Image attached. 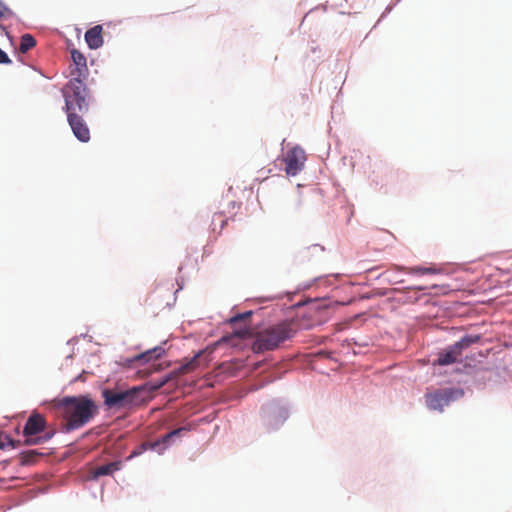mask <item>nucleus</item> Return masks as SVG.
I'll return each instance as SVG.
<instances>
[{
	"label": "nucleus",
	"instance_id": "nucleus-3",
	"mask_svg": "<svg viewBox=\"0 0 512 512\" xmlns=\"http://www.w3.org/2000/svg\"><path fill=\"white\" fill-rule=\"evenodd\" d=\"M65 100V111L85 114L89 107V94L82 79L71 78L62 88Z\"/></svg>",
	"mask_w": 512,
	"mask_h": 512
},
{
	"label": "nucleus",
	"instance_id": "nucleus-18",
	"mask_svg": "<svg viewBox=\"0 0 512 512\" xmlns=\"http://www.w3.org/2000/svg\"><path fill=\"white\" fill-rule=\"evenodd\" d=\"M36 45L35 38L30 34H24L21 37L19 51L21 53H26L30 49H32Z\"/></svg>",
	"mask_w": 512,
	"mask_h": 512
},
{
	"label": "nucleus",
	"instance_id": "nucleus-7",
	"mask_svg": "<svg viewBox=\"0 0 512 512\" xmlns=\"http://www.w3.org/2000/svg\"><path fill=\"white\" fill-rule=\"evenodd\" d=\"M463 396V391L459 389H442L426 395V404L431 410L443 411L451 401Z\"/></svg>",
	"mask_w": 512,
	"mask_h": 512
},
{
	"label": "nucleus",
	"instance_id": "nucleus-13",
	"mask_svg": "<svg viewBox=\"0 0 512 512\" xmlns=\"http://www.w3.org/2000/svg\"><path fill=\"white\" fill-rule=\"evenodd\" d=\"M121 465L120 461H114L105 465L97 466L91 469L89 479L97 480L99 477L112 475L115 471L121 469Z\"/></svg>",
	"mask_w": 512,
	"mask_h": 512
},
{
	"label": "nucleus",
	"instance_id": "nucleus-9",
	"mask_svg": "<svg viewBox=\"0 0 512 512\" xmlns=\"http://www.w3.org/2000/svg\"><path fill=\"white\" fill-rule=\"evenodd\" d=\"M67 114L68 124L74 134V136L81 142H88L90 140V130L83 119L81 113L79 112H70Z\"/></svg>",
	"mask_w": 512,
	"mask_h": 512
},
{
	"label": "nucleus",
	"instance_id": "nucleus-19",
	"mask_svg": "<svg viewBox=\"0 0 512 512\" xmlns=\"http://www.w3.org/2000/svg\"><path fill=\"white\" fill-rule=\"evenodd\" d=\"M13 16V12L9 7H7L2 0H0V29L5 30V27L2 25L4 20H7Z\"/></svg>",
	"mask_w": 512,
	"mask_h": 512
},
{
	"label": "nucleus",
	"instance_id": "nucleus-26",
	"mask_svg": "<svg viewBox=\"0 0 512 512\" xmlns=\"http://www.w3.org/2000/svg\"><path fill=\"white\" fill-rule=\"evenodd\" d=\"M163 386H164V384H162V381H159L153 388L154 389H160Z\"/></svg>",
	"mask_w": 512,
	"mask_h": 512
},
{
	"label": "nucleus",
	"instance_id": "nucleus-6",
	"mask_svg": "<svg viewBox=\"0 0 512 512\" xmlns=\"http://www.w3.org/2000/svg\"><path fill=\"white\" fill-rule=\"evenodd\" d=\"M479 340V335H467L462 337L459 341L440 352L437 360H435L433 364L445 366L455 363L459 356H461L463 349L468 348L474 343H477Z\"/></svg>",
	"mask_w": 512,
	"mask_h": 512
},
{
	"label": "nucleus",
	"instance_id": "nucleus-21",
	"mask_svg": "<svg viewBox=\"0 0 512 512\" xmlns=\"http://www.w3.org/2000/svg\"><path fill=\"white\" fill-rule=\"evenodd\" d=\"M187 432V428L186 427H180L178 429H174L172 431H170L169 433L165 434L163 437H162V440L161 442L163 443H167L169 442L173 437H180L182 435H184V433Z\"/></svg>",
	"mask_w": 512,
	"mask_h": 512
},
{
	"label": "nucleus",
	"instance_id": "nucleus-16",
	"mask_svg": "<svg viewBox=\"0 0 512 512\" xmlns=\"http://www.w3.org/2000/svg\"><path fill=\"white\" fill-rule=\"evenodd\" d=\"M41 453L36 450H29L19 454V463L22 466H28L35 463L37 457H39Z\"/></svg>",
	"mask_w": 512,
	"mask_h": 512
},
{
	"label": "nucleus",
	"instance_id": "nucleus-25",
	"mask_svg": "<svg viewBox=\"0 0 512 512\" xmlns=\"http://www.w3.org/2000/svg\"><path fill=\"white\" fill-rule=\"evenodd\" d=\"M7 443V440L3 438V436L0 435V448H4Z\"/></svg>",
	"mask_w": 512,
	"mask_h": 512
},
{
	"label": "nucleus",
	"instance_id": "nucleus-24",
	"mask_svg": "<svg viewBox=\"0 0 512 512\" xmlns=\"http://www.w3.org/2000/svg\"><path fill=\"white\" fill-rule=\"evenodd\" d=\"M3 438L5 440H7V443L12 447V448H16L17 445L19 444V441H14L12 440L8 435H5L3 436Z\"/></svg>",
	"mask_w": 512,
	"mask_h": 512
},
{
	"label": "nucleus",
	"instance_id": "nucleus-20",
	"mask_svg": "<svg viewBox=\"0 0 512 512\" xmlns=\"http://www.w3.org/2000/svg\"><path fill=\"white\" fill-rule=\"evenodd\" d=\"M216 222H220L219 229H218V232L220 233L223 230V228L225 227L227 220L225 219V217L222 213H215L213 216V219H212V224H211L213 231L217 230Z\"/></svg>",
	"mask_w": 512,
	"mask_h": 512
},
{
	"label": "nucleus",
	"instance_id": "nucleus-22",
	"mask_svg": "<svg viewBox=\"0 0 512 512\" xmlns=\"http://www.w3.org/2000/svg\"><path fill=\"white\" fill-rule=\"evenodd\" d=\"M251 315H252L251 311H246L244 313L237 314L229 319V323L232 326H235L236 323H238L240 321H246L247 319H249L251 317Z\"/></svg>",
	"mask_w": 512,
	"mask_h": 512
},
{
	"label": "nucleus",
	"instance_id": "nucleus-23",
	"mask_svg": "<svg viewBox=\"0 0 512 512\" xmlns=\"http://www.w3.org/2000/svg\"><path fill=\"white\" fill-rule=\"evenodd\" d=\"M11 63V59L8 55L0 48V64H9Z\"/></svg>",
	"mask_w": 512,
	"mask_h": 512
},
{
	"label": "nucleus",
	"instance_id": "nucleus-5",
	"mask_svg": "<svg viewBox=\"0 0 512 512\" xmlns=\"http://www.w3.org/2000/svg\"><path fill=\"white\" fill-rule=\"evenodd\" d=\"M46 420L39 413H32L23 428V436L25 437V445H39L49 441L54 432L45 431Z\"/></svg>",
	"mask_w": 512,
	"mask_h": 512
},
{
	"label": "nucleus",
	"instance_id": "nucleus-14",
	"mask_svg": "<svg viewBox=\"0 0 512 512\" xmlns=\"http://www.w3.org/2000/svg\"><path fill=\"white\" fill-rule=\"evenodd\" d=\"M164 353H165L164 348H162L161 346H157V347L149 349L141 354L136 355L133 358V361L148 362L152 359L156 360V359H159Z\"/></svg>",
	"mask_w": 512,
	"mask_h": 512
},
{
	"label": "nucleus",
	"instance_id": "nucleus-17",
	"mask_svg": "<svg viewBox=\"0 0 512 512\" xmlns=\"http://www.w3.org/2000/svg\"><path fill=\"white\" fill-rule=\"evenodd\" d=\"M404 271L409 274H419V275L440 273V269H437L433 266H431V267L416 266V267L404 268Z\"/></svg>",
	"mask_w": 512,
	"mask_h": 512
},
{
	"label": "nucleus",
	"instance_id": "nucleus-2",
	"mask_svg": "<svg viewBox=\"0 0 512 512\" xmlns=\"http://www.w3.org/2000/svg\"><path fill=\"white\" fill-rule=\"evenodd\" d=\"M295 333L293 324L287 321L269 326L256 333L252 350L255 353L274 350L284 341L291 339Z\"/></svg>",
	"mask_w": 512,
	"mask_h": 512
},
{
	"label": "nucleus",
	"instance_id": "nucleus-8",
	"mask_svg": "<svg viewBox=\"0 0 512 512\" xmlns=\"http://www.w3.org/2000/svg\"><path fill=\"white\" fill-rule=\"evenodd\" d=\"M306 154L305 151L295 146L289 149L283 156V162L285 163V172L289 176H295L300 173L305 165Z\"/></svg>",
	"mask_w": 512,
	"mask_h": 512
},
{
	"label": "nucleus",
	"instance_id": "nucleus-27",
	"mask_svg": "<svg viewBox=\"0 0 512 512\" xmlns=\"http://www.w3.org/2000/svg\"><path fill=\"white\" fill-rule=\"evenodd\" d=\"M163 386H164V384H162V381H159L153 388L154 389H160Z\"/></svg>",
	"mask_w": 512,
	"mask_h": 512
},
{
	"label": "nucleus",
	"instance_id": "nucleus-1",
	"mask_svg": "<svg viewBox=\"0 0 512 512\" xmlns=\"http://www.w3.org/2000/svg\"><path fill=\"white\" fill-rule=\"evenodd\" d=\"M59 407L62 410L65 432L85 426L98 413V406L87 395L64 397L60 401Z\"/></svg>",
	"mask_w": 512,
	"mask_h": 512
},
{
	"label": "nucleus",
	"instance_id": "nucleus-12",
	"mask_svg": "<svg viewBox=\"0 0 512 512\" xmlns=\"http://www.w3.org/2000/svg\"><path fill=\"white\" fill-rule=\"evenodd\" d=\"M103 28L101 25H95L85 33V41L89 48L98 49L103 45Z\"/></svg>",
	"mask_w": 512,
	"mask_h": 512
},
{
	"label": "nucleus",
	"instance_id": "nucleus-4",
	"mask_svg": "<svg viewBox=\"0 0 512 512\" xmlns=\"http://www.w3.org/2000/svg\"><path fill=\"white\" fill-rule=\"evenodd\" d=\"M141 391V387H132L127 390L104 389L102 390L104 405L109 409L119 410L139 404Z\"/></svg>",
	"mask_w": 512,
	"mask_h": 512
},
{
	"label": "nucleus",
	"instance_id": "nucleus-15",
	"mask_svg": "<svg viewBox=\"0 0 512 512\" xmlns=\"http://www.w3.org/2000/svg\"><path fill=\"white\" fill-rule=\"evenodd\" d=\"M250 334V329L247 325H245L244 327L242 328H239L237 330L234 331L233 334L229 335V336H223L218 342H217V345H220V344H229L231 343V341L234 339V337H237V338H245L247 337L248 335Z\"/></svg>",
	"mask_w": 512,
	"mask_h": 512
},
{
	"label": "nucleus",
	"instance_id": "nucleus-11",
	"mask_svg": "<svg viewBox=\"0 0 512 512\" xmlns=\"http://www.w3.org/2000/svg\"><path fill=\"white\" fill-rule=\"evenodd\" d=\"M202 353L203 352L200 351L192 359L187 361L185 364H182L178 369L172 371L169 375L165 376L161 380L162 384L165 385L166 383H168L173 378H176L178 376H181V375H184V374H187V373H190V372L194 371L198 367V365H199L198 358L200 357V355Z\"/></svg>",
	"mask_w": 512,
	"mask_h": 512
},
{
	"label": "nucleus",
	"instance_id": "nucleus-10",
	"mask_svg": "<svg viewBox=\"0 0 512 512\" xmlns=\"http://www.w3.org/2000/svg\"><path fill=\"white\" fill-rule=\"evenodd\" d=\"M71 58L73 64L70 66V74L72 78H80L84 80L88 75V67L86 57L78 50H71Z\"/></svg>",
	"mask_w": 512,
	"mask_h": 512
}]
</instances>
